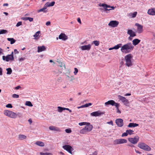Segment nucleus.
Instances as JSON below:
<instances>
[{
	"instance_id": "5",
	"label": "nucleus",
	"mask_w": 155,
	"mask_h": 155,
	"mask_svg": "<svg viewBox=\"0 0 155 155\" xmlns=\"http://www.w3.org/2000/svg\"><path fill=\"white\" fill-rule=\"evenodd\" d=\"M140 137L138 136H136L134 138H129L128 141L133 144H136L139 141Z\"/></svg>"
},
{
	"instance_id": "19",
	"label": "nucleus",
	"mask_w": 155,
	"mask_h": 155,
	"mask_svg": "<svg viewBox=\"0 0 155 155\" xmlns=\"http://www.w3.org/2000/svg\"><path fill=\"white\" fill-rule=\"evenodd\" d=\"M49 130H51L56 131H60L61 130L59 128L54 126H50L49 127Z\"/></svg>"
},
{
	"instance_id": "26",
	"label": "nucleus",
	"mask_w": 155,
	"mask_h": 155,
	"mask_svg": "<svg viewBox=\"0 0 155 155\" xmlns=\"http://www.w3.org/2000/svg\"><path fill=\"white\" fill-rule=\"evenodd\" d=\"M47 7V6H46L45 4L44 7L43 8L38 10V12H47V11L45 10L46 9Z\"/></svg>"
},
{
	"instance_id": "10",
	"label": "nucleus",
	"mask_w": 155,
	"mask_h": 155,
	"mask_svg": "<svg viewBox=\"0 0 155 155\" xmlns=\"http://www.w3.org/2000/svg\"><path fill=\"white\" fill-rule=\"evenodd\" d=\"M118 99L121 101L125 105H127L129 103L128 101L125 97L120 95H118Z\"/></svg>"
},
{
	"instance_id": "1",
	"label": "nucleus",
	"mask_w": 155,
	"mask_h": 155,
	"mask_svg": "<svg viewBox=\"0 0 155 155\" xmlns=\"http://www.w3.org/2000/svg\"><path fill=\"white\" fill-rule=\"evenodd\" d=\"M134 48V46L131 43L129 42L122 46L121 47L120 51L123 53L127 54L133 51Z\"/></svg>"
},
{
	"instance_id": "14",
	"label": "nucleus",
	"mask_w": 155,
	"mask_h": 155,
	"mask_svg": "<svg viewBox=\"0 0 155 155\" xmlns=\"http://www.w3.org/2000/svg\"><path fill=\"white\" fill-rule=\"evenodd\" d=\"M115 123L117 126L120 127H122L124 125L123 120L120 118L116 119L115 120Z\"/></svg>"
},
{
	"instance_id": "59",
	"label": "nucleus",
	"mask_w": 155,
	"mask_h": 155,
	"mask_svg": "<svg viewBox=\"0 0 155 155\" xmlns=\"http://www.w3.org/2000/svg\"><path fill=\"white\" fill-rule=\"evenodd\" d=\"M97 151H95L94 152H93L92 153L93 155H97Z\"/></svg>"
},
{
	"instance_id": "58",
	"label": "nucleus",
	"mask_w": 155,
	"mask_h": 155,
	"mask_svg": "<svg viewBox=\"0 0 155 155\" xmlns=\"http://www.w3.org/2000/svg\"><path fill=\"white\" fill-rule=\"evenodd\" d=\"M77 21H78L79 23L80 24H81V19H80V18H78L77 19Z\"/></svg>"
},
{
	"instance_id": "48",
	"label": "nucleus",
	"mask_w": 155,
	"mask_h": 155,
	"mask_svg": "<svg viewBox=\"0 0 155 155\" xmlns=\"http://www.w3.org/2000/svg\"><path fill=\"white\" fill-rule=\"evenodd\" d=\"M17 116H18V117L20 118H21L22 117V115L21 114L18 113L16 114V117Z\"/></svg>"
},
{
	"instance_id": "44",
	"label": "nucleus",
	"mask_w": 155,
	"mask_h": 155,
	"mask_svg": "<svg viewBox=\"0 0 155 155\" xmlns=\"http://www.w3.org/2000/svg\"><path fill=\"white\" fill-rule=\"evenodd\" d=\"M12 97L13 98H17L19 97V96L18 94H14L12 95Z\"/></svg>"
},
{
	"instance_id": "54",
	"label": "nucleus",
	"mask_w": 155,
	"mask_h": 155,
	"mask_svg": "<svg viewBox=\"0 0 155 155\" xmlns=\"http://www.w3.org/2000/svg\"><path fill=\"white\" fill-rule=\"evenodd\" d=\"M28 20L30 21H32L33 20V18H32L28 17Z\"/></svg>"
},
{
	"instance_id": "64",
	"label": "nucleus",
	"mask_w": 155,
	"mask_h": 155,
	"mask_svg": "<svg viewBox=\"0 0 155 155\" xmlns=\"http://www.w3.org/2000/svg\"><path fill=\"white\" fill-rule=\"evenodd\" d=\"M131 95V94L127 93L125 95V96H130Z\"/></svg>"
},
{
	"instance_id": "11",
	"label": "nucleus",
	"mask_w": 155,
	"mask_h": 155,
	"mask_svg": "<svg viewBox=\"0 0 155 155\" xmlns=\"http://www.w3.org/2000/svg\"><path fill=\"white\" fill-rule=\"evenodd\" d=\"M63 148L65 150L67 151L69 153L72 154V151L73 150V149L69 145H65L63 146Z\"/></svg>"
},
{
	"instance_id": "53",
	"label": "nucleus",
	"mask_w": 155,
	"mask_h": 155,
	"mask_svg": "<svg viewBox=\"0 0 155 155\" xmlns=\"http://www.w3.org/2000/svg\"><path fill=\"white\" fill-rule=\"evenodd\" d=\"M14 52L15 54H18L19 53V51L16 49H15L14 50Z\"/></svg>"
},
{
	"instance_id": "9",
	"label": "nucleus",
	"mask_w": 155,
	"mask_h": 155,
	"mask_svg": "<svg viewBox=\"0 0 155 155\" xmlns=\"http://www.w3.org/2000/svg\"><path fill=\"white\" fill-rule=\"evenodd\" d=\"M127 141L126 140L124 139H118L115 140L114 142V144H119L126 143Z\"/></svg>"
},
{
	"instance_id": "45",
	"label": "nucleus",
	"mask_w": 155,
	"mask_h": 155,
	"mask_svg": "<svg viewBox=\"0 0 155 155\" xmlns=\"http://www.w3.org/2000/svg\"><path fill=\"white\" fill-rule=\"evenodd\" d=\"M74 75H76L78 72V70L76 68H74Z\"/></svg>"
},
{
	"instance_id": "43",
	"label": "nucleus",
	"mask_w": 155,
	"mask_h": 155,
	"mask_svg": "<svg viewBox=\"0 0 155 155\" xmlns=\"http://www.w3.org/2000/svg\"><path fill=\"white\" fill-rule=\"evenodd\" d=\"M65 131L67 133H71V130L70 129H65Z\"/></svg>"
},
{
	"instance_id": "38",
	"label": "nucleus",
	"mask_w": 155,
	"mask_h": 155,
	"mask_svg": "<svg viewBox=\"0 0 155 155\" xmlns=\"http://www.w3.org/2000/svg\"><path fill=\"white\" fill-rule=\"evenodd\" d=\"M122 45V44H119L114 46L115 47V49H118L120 48L121 47V46Z\"/></svg>"
},
{
	"instance_id": "3",
	"label": "nucleus",
	"mask_w": 155,
	"mask_h": 155,
	"mask_svg": "<svg viewBox=\"0 0 155 155\" xmlns=\"http://www.w3.org/2000/svg\"><path fill=\"white\" fill-rule=\"evenodd\" d=\"M132 58L133 56L131 54H128L124 57L125 64L127 66L129 67L132 66Z\"/></svg>"
},
{
	"instance_id": "46",
	"label": "nucleus",
	"mask_w": 155,
	"mask_h": 155,
	"mask_svg": "<svg viewBox=\"0 0 155 155\" xmlns=\"http://www.w3.org/2000/svg\"><path fill=\"white\" fill-rule=\"evenodd\" d=\"M6 107H7L11 108L12 107V106L11 104H9L6 105Z\"/></svg>"
},
{
	"instance_id": "4",
	"label": "nucleus",
	"mask_w": 155,
	"mask_h": 155,
	"mask_svg": "<svg viewBox=\"0 0 155 155\" xmlns=\"http://www.w3.org/2000/svg\"><path fill=\"white\" fill-rule=\"evenodd\" d=\"M139 147L145 151H150L151 150V148L148 145L144 143H139L138 145Z\"/></svg>"
},
{
	"instance_id": "25",
	"label": "nucleus",
	"mask_w": 155,
	"mask_h": 155,
	"mask_svg": "<svg viewBox=\"0 0 155 155\" xmlns=\"http://www.w3.org/2000/svg\"><path fill=\"white\" fill-rule=\"evenodd\" d=\"M35 144L40 147H44L45 145L44 143L40 141H37L35 143Z\"/></svg>"
},
{
	"instance_id": "37",
	"label": "nucleus",
	"mask_w": 155,
	"mask_h": 155,
	"mask_svg": "<svg viewBox=\"0 0 155 155\" xmlns=\"http://www.w3.org/2000/svg\"><path fill=\"white\" fill-rule=\"evenodd\" d=\"M10 111L8 110H5L4 111V114L7 116H8Z\"/></svg>"
},
{
	"instance_id": "52",
	"label": "nucleus",
	"mask_w": 155,
	"mask_h": 155,
	"mask_svg": "<svg viewBox=\"0 0 155 155\" xmlns=\"http://www.w3.org/2000/svg\"><path fill=\"white\" fill-rule=\"evenodd\" d=\"M107 124H110L112 126L113 125V121L112 120H110V121L108 122H107Z\"/></svg>"
},
{
	"instance_id": "57",
	"label": "nucleus",
	"mask_w": 155,
	"mask_h": 155,
	"mask_svg": "<svg viewBox=\"0 0 155 155\" xmlns=\"http://www.w3.org/2000/svg\"><path fill=\"white\" fill-rule=\"evenodd\" d=\"M2 74V68L0 67V75Z\"/></svg>"
},
{
	"instance_id": "8",
	"label": "nucleus",
	"mask_w": 155,
	"mask_h": 155,
	"mask_svg": "<svg viewBox=\"0 0 155 155\" xmlns=\"http://www.w3.org/2000/svg\"><path fill=\"white\" fill-rule=\"evenodd\" d=\"M104 114V113L98 110L96 111H94L91 113V116L94 117H99L100 116Z\"/></svg>"
},
{
	"instance_id": "13",
	"label": "nucleus",
	"mask_w": 155,
	"mask_h": 155,
	"mask_svg": "<svg viewBox=\"0 0 155 155\" xmlns=\"http://www.w3.org/2000/svg\"><path fill=\"white\" fill-rule=\"evenodd\" d=\"M119 22L117 21H111L108 24V25L109 26L112 27H115L117 26L119 24Z\"/></svg>"
},
{
	"instance_id": "16",
	"label": "nucleus",
	"mask_w": 155,
	"mask_h": 155,
	"mask_svg": "<svg viewBox=\"0 0 155 155\" xmlns=\"http://www.w3.org/2000/svg\"><path fill=\"white\" fill-rule=\"evenodd\" d=\"M127 34L130 35V37H133L136 36L135 33L131 29H129L127 31Z\"/></svg>"
},
{
	"instance_id": "40",
	"label": "nucleus",
	"mask_w": 155,
	"mask_h": 155,
	"mask_svg": "<svg viewBox=\"0 0 155 155\" xmlns=\"http://www.w3.org/2000/svg\"><path fill=\"white\" fill-rule=\"evenodd\" d=\"M88 122H80L78 124L80 126H83V125H86L87 124H88Z\"/></svg>"
},
{
	"instance_id": "21",
	"label": "nucleus",
	"mask_w": 155,
	"mask_h": 155,
	"mask_svg": "<svg viewBox=\"0 0 155 155\" xmlns=\"http://www.w3.org/2000/svg\"><path fill=\"white\" fill-rule=\"evenodd\" d=\"M38 52H40L43 51H45L46 49L45 46L44 45H43L41 46H38Z\"/></svg>"
},
{
	"instance_id": "56",
	"label": "nucleus",
	"mask_w": 155,
	"mask_h": 155,
	"mask_svg": "<svg viewBox=\"0 0 155 155\" xmlns=\"http://www.w3.org/2000/svg\"><path fill=\"white\" fill-rule=\"evenodd\" d=\"M51 22L50 21H48L46 23V25L47 26H49L50 25Z\"/></svg>"
},
{
	"instance_id": "30",
	"label": "nucleus",
	"mask_w": 155,
	"mask_h": 155,
	"mask_svg": "<svg viewBox=\"0 0 155 155\" xmlns=\"http://www.w3.org/2000/svg\"><path fill=\"white\" fill-rule=\"evenodd\" d=\"M7 39L8 41H10V43L11 44H13L16 41L13 38H8Z\"/></svg>"
},
{
	"instance_id": "61",
	"label": "nucleus",
	"mask_w": 155,
	"mask_h": 155,
	"mask_svg": "<svg viewBox=\"0 0 155 155\" xmlns=\"http://www.w3.org/2000/svg\"><path fill=\"white\" fill-rule=\"evenodd\" d=\"M3 51V50L2 48H0V55L2 53Z\"/></svg>"
},
{
	"instance_id": "7",
	"label": "nucleus",
	"mask_w": 155,
	"mask_h": 155,
	"mask_svg": "<svg viewBox=\"0 0 155 155\" xmlns=\"http://www.w3.org/2000/svg\"><path fill=\"white\" fill-rule=\"evenodd\" d=\"M2 59L4 61L8 62L9 61H13L14 60V56H12L9 54L7 55L6 56H2Z\"/></svg>"
},
{
	"instance_id": "36",
	"label": "nucleus",
	"mask_w": 155,
	"mask_h": 155,
	"mask_svg": "<svg viewBox=\"0 0 155 155\" xmlns=\"http://www.w3.org/2000/svg\"><path fill=\"white\" fill-rule=\"evenodd\" d=\"M25 105L30 107H32L33 106V105L31 104V102L29 101H27L25 103Z\"/></svg>"
},
{
	"instance_id": "28",
	"label": "nucleus",
	"mask_w": 155,
	"mask_h": 155,
	"mask_svg": "<svg viewBox=\"0 0 155 155\" xmlns=\"http://www.w3.org/2000/svg\"><path fill=\"white\" fill-rule=\"evenodd\" d=\"M55 4L54 2H52L51 3H49L48 2H47L45 4L46 6L47 7H50V6H52L54 5Z\"/></svg>"
},
{
	"instance_id": "42",
	"label": "nucleus",
	"mask_w": 155,
	"mask_h": 155,
	"mask_svg": "<svg viewBox=\"0 0 155 155\" xmlns=\"http://www.w3.org/2000/svg\"><path fill=\"white\" fill-rule=\"evenodd\" d=\"M92 104L91 103H89L88 104H86L84 105V107H87L91 105Z\"/></svg>"
},
{
	"instance_id": "18",
	"label": "nucleus",
	"mask_w": 155,
	"mask_h": 155,
	"mask_svg": "<svg viewBox=\"0 0 155 155\" xmlns=\"http://www.w3.org/2000/svg\"><path fill=\"white\" fill-rule=\"evenodd\" d=\"M147 13L150 15H155V8H151L148 9Z\"/></svg>"
},
{
	"instance_id": "41",
	"label": "nucleus",
	"mask_w": 155,
	"mask_h": 155,
	"mask_svg": "<svg viewBox=\"0 0 155 155\" xmlns=\"http://www.w3.org/2000/svg\"><path fill=\"white\" fill-rule=\"evenodd\" d=\"M137 12H134L133 13L131 14L132 15V18H135L137 15Z\"/></svg>"
},
{
	"instance_id": "62",
	"label": "nucleus",
	"mask_w": 155,
	"mask_h": 155,
	"mask_svg": "<svg viewBox=\"0 0 155 155\" xmlns=\"http://www.w3.org/2000/svg\"><path fill=\"white\" fill-rule=\"evenodd\" d=\"M28 121L29 122V123H30V124H31L32 123V120L31 119H29L28 120Z\"/></svg>"
},
{
	"instance_id": "39",
	"label": "nucleus",
	"mask_w": 155,
	"mask_h": 155,
	"mask_svg": "<svg viewBox=\"0 0 155 155\" xmlns=\"http://www.w3.org/2000/svg\"><path fill=\"white\" fill-rule=\"evenodd\" d=\"M40 154L41 155H52L51 153H42L40 152Z\"/></svg>"
},
{
	"instance_id": "31",
	"label": "nucleus",
	"mask_w": 155,
	"mask_h": 155,
	"mask_svg": "<svg viewBox=\"0 0 155 155\" xmlns=\"http://www.w3.org/2000/svg\"><path fill=\"white\" fill-rule=\"evenodd\" d=\"M6 70L7 71V74H10L12 73V70L11 68H7Z\"/></svg>"
},
{
	"instance_id": "51",
	"label": "nucleus",
	"mask_w": 155,
	"mask_h": 155,
	"mask_svg": "<svg viewBox=\"0 0 155 155\" xmlns=\"http://www.w3.org/2000/svg\"><path fill=\"white\" fill-rule=\"evenodd\" d=\"M25 59V58H19V60L20 61H24Z\"/></svg>"
},
{
	"instance_id": "24",
	"label": "nucleus",
	"mask_w": 155,
	"mask_h": 155,
	"mask_svg": "<svg viewBox=\"0 0 155 155\" xmlns=\"http://www.w3.org/2000/svg\"><path fill=\"white\" fill-rule=\"evenodd\" d=\"M139 125L138 124L134 123H130L128 125V127H135Z\"/></svg>"
},
{
	"instance_id": "12",
	"label": "nucleus",
	"mask_w": 155,
	"mask_h": 155,
	"mask_svg": "<svg viewBox=\"0 0 155 155\" xmlns=\"http://www.w3.org/2000/svg\"><path fill=\"white\" fill-rule=\"evenodd\" d=\"M135 25L137 27V31L138 33H141L143 32V25L137 23L135 24Z\"/></svg>"
},
{
	"instance_id": "34",
	"label": "nucleus",
	"mask_w": 155,
	"mask_h": 155,
	"mask_svg": "<svg viewBox=\"0 0 155 155\" xmlns=\"http://www.w3.org/2000/svg\"><path fill=\"white\" fill-rule=\"evenodd\" d=\"M58 111L59 112H61L63 110H64V107H58Z\"/></svg>"
},
{
	"instance_id": "22",
	"label": "nucleus",
	"mask_w": 155,
	"mask_h": 155,
	"mask_svg": "<svg viewBox=\"0 0 155 155\" xmlns=\"http://www.w3.org/2000/svg\"><path fill=\"white\" fill-rule=\"evenodd\" d=\"M8 117L12 118H15L16 117V114L14 112L10 111Z\"/></svg>"
},
{
	"instance_id": "35",
	"label": "nucleus",
	"mask_w": 155,
	"mask_h": 155,
	"mask_svg": "<svg viewBox=\"0 0 155 155\" xmlns=\"http://www.w3.org/2000/svg\"><path fill=\"white\" fill-rule=\"evenodd\" d=\"M8 31L6 30L2 29L0 31V35L6 34L7 33Z\"/></svg>"
},
{
	"instance_id": "32",
	"label": "nucleus",
	"mask_w": 155,
	"mask_h": 155,
	"mask_svg": "<svg viewBox=\"0 0 155 155\" xmlns=\"http://www.w3.org/2000/svg\"><path fill=\"white\" fill-rule=\"evenodd\" d=\"M126 132H127L128 134L130 135L134 134V131L130 129L127 130H126Z\"/></svg>"
},
{
	"instance_id": "27",
	"label": "nucleus",
	"mask_w": 155,
	"mask_h": 155,
	"mask_svg": "<svg viewBox=\"0 0 155 155\" xmlns=\"http://www.w3.org/2000/svg\"><path fill=\"white\" fill-rule=\"evenodd\" d=\"M27 137L26 136L20 134L18 135V138L20 140H23V139H26Z\"/></svg>"
},
{
	"instance_id": "33",
	"label": "nucleus",
	"mask_w": 155,
	"mask_h": 155,
	"mask_svg": "<svg viewBox=\"0 0 155 155\" xmlns=\"http://www.w3.org/2000/svg\"><path fill=\"white\" fill-rule=\"evenodd\" d=\"M94 44L96 46H98L100 44V42L98 41H93L92 43V44Z\"/></svg>"
},
{
	"instance_id": "2",
	"label": "nucleus",
	"mask_w": 155,
	"mask_h": 155,
	"mask_svg": "<svg viewBox=\"0 0 155 155\" xmlns=\"http://www.w3.org/2000/svg\"><path fill=\"white\" fill-rule=\"evenodd\" d=\"M93 128L92 125L88 123L84 128L81 130L80 133L81 134H86L92 130Z\"/></svg>"
},
{
	"instance_id": "63",
	"label": "nucleus",
	"mask_w": 155,
	"mask_h": 155,
	"mask_svg": "<svg viewBox=\"0 0 155 155\" xmlns=\"http://www.w3.org/2000/svg\"><path fill=\"white\" fill-rule=\"evenodd\" d=\"M84 107V105H82L80 107H77V108L78 109H79L80 108H83Z\"/></svg>"
},
{
	"instance_id": "17",
	"label": "nucleus",
	"mask_w": 155,
	"mask_h": 155,
	"mask_svg": "<svg viewBox=\"0 0 155 155\" xmlns=\"http://www.w3.org/2000/svg\"><path fill=\"white\" fill-rule=\"evenodd\" d=\"M91 47V45L89 44L87 45L81 46V48L82 50H89L90 49Z\"/></svg>"
},
{
	"instance_id": "55",
	"label": "nucleus",
	"mask_w": 155,
	"mask_h": 155,
	"mask_svg": "<svg viewBox=\"0 0 155 155\" xmlns=\"http://www.w3.org/2000/svg\"><path fill=\"white\" fill-rule=\"evenodd\" d=\"M28 17H24V18H23L22 19L23 20L27 21V20H28Z\"/></svg>"
},
{
	"instance_id": "15",
	"label": "nucleus",
	"mask_w": 155,
	"mask_h": 155,
	"mask_svg": "<svg viewBox=\"0 0 155 155\" xmlns=\"http://www.w3.org/2000/svg\"><path fill=\"white\" fill-rule=\"evenodd\" d=\"M105 105H111L112 106H115L116 107H117L118 105L117 103H116L114 100H111L105 103Z\"/></svg>"
},
{
	"instance_id": "50",
	"label": "nucleus",
	"mask_w": 155,
	"mask_h": 155,
	"mask_svg": "<svg viewBox=\"0 0 155 155\" xmlns=\"http://www.w3.org/2000/svg\"><path fill=\"white\" fill-rule=\"evenodd\" d=\"M128 135L127 132H124L122 134V137L127 136Z\"/></svg>"
},
{
	"instance_id": "20",
	"label": "nucleus",
	"mask_w": 155,
	"mask_h": 155,
	"mask_svg": "<svg viewBox=\"0 0 155 155\" xmlns=\"http://www.w3.org/2000/svg\"><path fill=\"white\" fill-rule=\"evenodd\" d=\"M59 38L60 39H62L63 40L65 41L67 39L68 37L64 34L61 33L59 36Z\"/></svg>"
},
{
	"instance_id": "60",
	"label": "nucleus",
	"mask_w": 155,
	"mask_h": 155,
	"mask_svg": "<svg viewBox=\"0 0 155 155\" xmlns=\"http://www.w3.org/2000/svg\"><path fill=\"white\" fill-rule=\"evenodd\" d=\"M21 87L20 86H17L16 87H15V89L18 90Z\"/></svg>"
},
{
	"instance_id": "49",
	"label": "nucleus",
	"mask_w": 155,
	"mask_h": 155,
	"mask_svg": "<svg viewBox=\"0 0 155 155\" xmlns=\"http://www.w3.org/2000/svg\"><path fill=\"white\" fill-rule=\"evenodd\" d=\"M119 104H118L117 107H116L117 109V112L118 113H119L120 114V113H121V112L120 110L119 109L118 107H119Z\"/></svg>"
},
{
	"instance_id": "23",
	"label": "nucleus",
	"mask_w": 155,
	"mask_h": 155,
	"mask_svg": "<svg viewBox=\"0 0 155 155\" xmlns=\"http://www.w3.org/2000/svg\"><path fill=\"white\" fill-rule=\"evenodd\" d=\"M140 41V40L137 39H135L132 41V44L134 46L138 45Z\"/></svg>"
},
{
	"instance_id": "47",
	"label": "nucleus",
	"mask_w": 155,
	"mask_h": 155,
	"mask_svg": "<svg viewBox=\"0 0 155 155\" xmlns=\"http://www.w3.org/2000/svg\"><path fill=\"white\" fill-rule=\"evenodd\" d=\"M22 23L21 21H19L18 22L16 25V26L18 27L22 25Z\"/></svg>"
},
{
	"instance_id": "29",
	"label": "nucleus",
	"mask_w": 155,
	"mask_h": 155,
	"mask_svg": "<svg viewBox=\"0 0 155 155\" xmlns=\"http://www.w3.org/2000/svg\"><path fill=\"white\" fill-rule=\"evenodd\" d=\"M40 34V31H38L35 34L33 35V36L35 37V39H37L38 38V36H39V35Z\"/></svg>"
},
{
	"instance_id": "6",
	"label": "nucleus",
	"mask_w": 155,
	"mask_h": 155,
	"mask_svg": "<svg viewBox=\"0 0 155 155\" xmlns=\"http://www.w3.org/2000/svg\"><path fill=\"white\" fill-rule=\"evenodd\" d=\"M99 6H102L104 8L105 12L111 10L112 9L114 10L115 8V7L114 6H110V5L106 4H100Z\"/></svg>"
}]
</instances>
